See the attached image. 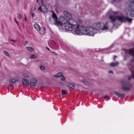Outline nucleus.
<instances>
[{
	"mask_svg": "<svg viewBox=\"0 0 134 134\" xmlns=\"http://www.w3.org/2000/svg\"><path fill=\"white\" fill-rule=\"evenodd\" d=\"M15 22L17 23V24H18V22L17 21H16V20H15Z\"/></svg>",
	"mask_w": 134,
	"mask_h": 134,
	"instance_id": "37",
	"label": "nucleus"
},
{
	"mask_svg": "<svg viewBox=\"0 0 134 134\" xmlns=\"http://www.w3.org/2000/svg\"><path fill=\"white\" fill-rule=\"evenodd\" d=\"M4 53L8 57H9L10 56L9 55V53L6 51H4Z\"/></svg>",
	"mask_w": 134,
	"mask_h": 134,
	"instance_id": "19",
	"label": "nucleus"
},
{
	"mask_svg": "<svg viewBox=\"0 0 134 134\" xmlns=\"http://www.w3.org/2000/svg\"><path fill=\"white\" fill-rule=\"evenodd\" d=\"M34 27L35 29L37 31H40L41 28L40 26L36 23H35L34 25Z\"/></svg>",
	"mask_w": 134,
	"mask_h": 134,
	"instance_id": "9",
	"label": "nucleus"
},
{
	"mask_svg": "<svg viewBox=\"0 0 134 134\" xmlns=\"http://www.w3.org/2000/svg\"><path fill=\"white\" fill-rule=\"evenodd\" d=\"M118 64V62H116L115 63H112L109 64L111 66H117Z\"/></svg>",
	"mask_w": 134,
	"mask_h": 134,
	"instance_id": "13",
	"label": "nucleus"
},
{
	"mask_svg": "<svg viewBox=\"0 0 134 134\" xmlns=\"http://www.w3.org/2000/svg\"><path fill=\"white\" fill-rule=\"evenodd\" d=\"M114 57H115V58H114V59H114V60H115V58L116 57V56H115H115H114Z\"/></svg>",
	"mask_w": 134,
	"mask_h": 134,
	"instance_id": "34",
	"label": "nucleus"
},
{
	"mask_svg": "<svg viewBox=\"0 0 134 134\" xmlns=\"http://www.w3.org/2000/svg\"><path fill=\"white\" fill-rule=\"evenodd\" d=\"M18 18L20 19H21V14L19 13L17 15Z\"/></svg>",
	"mask_w": 134,
	"mask_h": 134,
	"instance_id": "23",
	"label": "nucleus"
},
{
	"mask_svg": "<svg viewBox=\"0 0 134 134\" xmlns=\"http://www.w3.org/2000/svg\"><path fill=\"white\" fill-rule=\"evenodd\" d=\"M67 85L70 88L74 89V84L73 83H69Z\"/></svg>",
	"mask_w": 134,
	"mask_h": 134,
	"instance_id": "11",
	"label": "nucleus"
},
{
	"mask_svg": "<svg viewBox=\"0 0 134 134\" xmlns=\"http://www.w3.org/2000/svg\"><path fill=\"white\" fill-rule=\"evenodd\" d=\"M52 53H53L55 55H57V54L54 52H52Z\"/></svg>",
	"mask_w": 134,
	"mask_h": 134,
	"instance_id": "30",
	"label": "nucleus"
},
{
	"mask_svg": "<svg viewBox=\"0 0 134 134\" xmlns=\"http://www.w3.org/2000/svg\"><path fill=\"white\" fill-rule=\"evenodd\" d=\"M38 0H36V2L37 3H38Z\"/></svg>",
	"mask_w": 134,
	"mask_h": 134,
	"instance_id": "36",
	"label": "nucleus"
},
{
	"mask_svg": "<svg viewBox=\"0 0 134 134\" xmlns=\"http://www.w3.org/2000/svg\"><path fill=\"white\" fill-rule=\"evenodd\" d=\"M121 82L122 84V88L124 90L128 91L130 89L131 86V84L130 83L124 80H122L121 81Z\"/></svg>",
	"mask_w": 134,
	"mask_h": 134,
	"instance_id": "4",
	"label": "nucleus"
},
{
	"mask_svg": "<svg viewBox=\"0 0 134 134\" xmlns=\"http://www.w3.org/2000/svg\"><path fill=\"white\" fill-rule=\"evenodd\" d=\"M37 82V80L36 79H32L30 80V85L31 86L34 87L36 85Z\"/></svg>",
	"mask_w": 134,
	"mask_h": 134,
	"instance_id": "6",
	"label": "nucleus"
},
{
	"mask_svg": "<svg viewBox=\"0 0 134 134\" xmlns=\"http://www.w3.org/2000/svg\"><path fill=\"white\" fill-rule=\"evenodd\" d=\"M48 8L46 7L44 4L42 5L38 8V10H40L42 12L44 13H46L48 11Z\"/></svg>",
	"mask_w": 134,
	"mask_h": 134,
	"instance_id": "5",
	"label": "nucleus"
},
{
	"mask_svg": "<svg viewBox=\"0 0 134 134\" xmlns=\"http://www.w3.org/2000/svg\"><path fill=\"white\" fill-rule=\"evenodd\" d=\"M61 79L63 81L65 79V78L64 76H63L62 75L60 77Z\"/></svg>",
	"mask_w": 134,
	"mask_h": 134,
	"instance_id": "25",
	"label": "nucleus"
},
{
	"mask_svg": "<svg viewBox=\"0 0 134 134\" xmlns=\"http://www.w3.org/2000/svg\"><path fill=\"white\" fill-rule=\"evenodd\" d=\"M43 31L44 32L45 31H46V28L44 27L43 28Z\"/></svg>",
	"mask_w": 134,
	"mask_h": 134,
	"instance_id": "31",
	"label": "nucleus"
},
{
	"mask_svg": "<svg viewBox=\"0 0 134 134\" xmlns=\"http://www.w3.org/2000/svg\"><path fill=\"white\" fill-rule=\"evenodd\" d=\"M76 24L69 31H71L74 35H88L93 36L96 33V30L94 27L90 26L87 27L83 26L77 25V22L76 20Z\"/></svg>",
	"mask_w": 134,
	"mask_h": 134,
	"instance_id": "3",
	"label": "nucleus"
},
{
	"mask_svg": "<svg viewBox=\"0 0 134 134\" xmlns=\"http://www.w3.org/2000/svg\"><path fill=\"white\" fill-rule=\"evenodd\" d=\"M42 3L43 2H46L47 1V0H42Z\"/></svg>",
	"mask_w": 134,
	"mask_h": 134,
	"instance_id": "28",
	"label": "nucleus"
},
{
	"mask_svg": "<svg viewBox=\"0 0 134 134\" xmlns=\"http://www.w3.org/2000/svg\"><path fill=\"white\" fill-rule=\"evenodd\" d=\"M52 12V14L51 18L53 19L54 24L60 26L63 24H65L64 27L66 31L70 30L76 24V20L73 19L71 14L67 11L64 12V14L68 18V19L63 16H61L59 17L58 21L56 14L53 11Z\"/></svg>",
	"mask_w": 134,
	"mask_h": 134,
	"instance_id": "2",
	"label": "nucleus"
},
{
	"mask_svg": "<svg viewBox=\"0 0 134 134\" xmlns=\"http://www.w3.org/2000/svg\"><path fill=\"white\" fill-rule=\"evenodd\" d=\"M131 62L134 63V58L131 60ZM131 70L132 72V75L128 77V79L129 80H130L131 78H133L134 80V70H133L132 69H131Z\"/></svg>",
	"mask_w": 134,
	"mask_h": 134,
	"instance_id": "7",
	"label": "nucleus"
},
{
	"mask_svg": "<svg viewBox=\"0 0 134 134\" xmlns=\"http://www.w3.org/2000/svg\"><path fill=\"white\" fill-rule=\"evenodd\" d=\"M37 56L34 54H32L29 57V58L30 59L35 58H37Z\"/></svg>",
	"mask_w": 134,
	"mask_h": 134,
	"instance_id": "17",
	"label": "nucleus"
},
{
	"mask_svg": "<svg viewBox=\"0 0 134 134\" xmlns=\"http://www.w3.org/2000/svg\"><path fill=\"white\" fill-rule=\"evenodd\" d=\"M1 64H0V68H1Z\"/></svg>",
	"mask_w": 134,
	"mask_h": 134,
	"instance_id": "38",
	"label": "nucleus"
},
{
	"mask_svg": "<svg viewBox=\"0 0 134 134\" xmlns=\"http://www.w3.org/2000/svg\"><path fill=\"white\" fill-rule=\"evenodd\" d=\"M40 68L42 70H43L45 69V68L43 66H40Z\"/></svg>",
	"mask_w": 134,
	"mask_h": 134,
	"instance_id": "24",
	"label": "nucleus"
},
{
	"mask_svg": "<svg viewBox=\"0 0 134 134\" xmlns=\"http://www.w3.org/2000/svg\"><path fill=\"white\" fill-rule=\"evenodd\" d=\"M31 15L32 18L34 17V14L33 13L31 14Z\"/></svg>",
	"mask_w": 134,
	"mask_h": 134,
	"instance_id": "29",
	"label": "nucleus"
},
{
	"mask_svg": "<svg viewBox=\"0 0 134 134\" xmlns=\"http://www.w3.org/2000/svg\"><path fill=\"white\" fill-rule=\"evenodd\" d=\"M115 93L118 97L121 98L124 97L125 96V94L124 93L121 94L116 92H115Z\"/></svg>",
	"mask_w": 134,
	"mask_h": 134,
	"instance_id": "10",
	"label": "nucleus"
},
{
	"mask_svg": "<svg viewBox=\"0 0 134 134\" xmlns=\"http://www.w3.org/2000/svg\"><path fill=\"white\" fill-rule=\"evenodd\" d=\"M46 49L47 50H49V48H48V47H46Z\"/></svg>",
	"mask_w": 134,
	"mask_h": 134,
	"instance_id": "32",
	"label": "nucleus"
},
{
	"mask_svg": "<svg viewBox=\"0 0 134 134\" xmlns=\"http://www.w3.org/2000/svg\"><path fill=\"white\" fill-rule=\"evenodd\" d=\"M23 76L25 77H29V76L28 74L27 73H24L23 74Z\"/></svg>",
	"mask_w": 134,
	"mask_h": 134,
	"instance_id": "22",
	"label": "nucleus"
},
{
	"mask_svg": "<svg viewBox=\"0 0 134 134\" xmlns=\"http://www.w3.org/2000/svg\"><path fill=\"white\" fill-rule=\"evenodd\" d=\"M109 19L112 22L108 21L105 23L102 22H99L95 23L93 26L94 28L96 30V32L97 30L102 31L109 30L113 29L114 24V22L116 19L122 22H125L127 21L128 22H130L132 20L131 18H129L127 17H125L123 16H116L115 17L113 15H110L109 17Z\"/></svg>",
	"mask_w": 134,
	"mask_h": 134,
	"instance_id": "1",
	"label": "nucleus"
},
{
	"mask_svg": "<svg viewBox=\"0 0 134 134\" xmlns=\"http://www.w3.org/2000/svg\"><path fill=\"white\" fill-rule=\"evenodd\" d=\"M128 52L130 55L132 56L134 55V51L133 50L131 49H130L128 51Z\"/></svg>",
	"mask_w": 134,
	"mask_h": 134,
	"instance_id": "14",
	"label": "nucleus"
},
{
	"mask_svg": "<svg viewBox=\"0 0 134 134\" xmlns=\"http://www.w3.org/2000/svg\"><path fill=\"white\" fill-rule=\"evenodd\" d=\"M22 83L24 85H25L26 83L28 85L29 83V82L28 80L24 79L22 80Z\"/></svg>",
	"mask_w": 134,
	"mask_h": 134,
	"instance_id": "12",
	"label": "nucleus"
},
{
	"mask_svg": "<svg viewBox=\"0 0 134 134\" xmlns=\"http://www.w3.org/2000/svg\"><path fill=\"white\" fill-rule=\"evenodd\" d=\"M25 21H26V20H27L26 19V18H25Z\"/></svg>",
	"mask_w": 134,
	"mask_h": 134,
	"instance_id": "35",
	"label": "nucleus"
},
{
	"mask_svg": "<svg viewBox=\"0 0 134 134\" xmlns=\"http://www.w3.org/2000/svg\"><path fill=\"white\" fill-rule=\"evenodd\" d=\"M62 93L63 95L66 94L67 92L65 90H63L62 91Z\"/></svg>",
	"mask_w": 134,
	"mask_h": 134,
	"instance_id": "21",
	"label": "nucleus"
},
{
	"mask_svg": "<svg viewBox=\"0 0 134 134\" xmlns=\"http://www.w3.org/2000/svg\"><path fill=\"white\" fill-rule=\"evenodd\" d=\"M26 48L27 50L30 52H32L34 51V49L31 47H26Z\"/></svg>",
	"mask_w": 134,
	"mask_h": 134,
	"instance_id": "15",
	"label": "nucleus"
},
{
	"mask_svg": "<svg viewBox=\"0 0 134 134\" xmlns=\"http://www.w3.org/2000/svg\"><path fill=\"white\" fill-rule=\"evenodd\" d=\"M126 15H127V13H126Z\"/></svg>",
	"mask_w": 134,
	"mask_h": 134,
	"instance_id": "39",
	"label": "nucleus"
},
{
	"mask_svg": "<svg viewBox=\"0 0 134 134\" xmlns=\"http://www.w3.org/2000/svg\"><path fill=\"white\" fill-rule=\"evenodd\" d=\"M18 78L16 77H14L9 80L10 83H14L17 81Z\"/></svg>",
	"mask_w": 134,
	"mask_h": 134,
	"instance_id": "8",
	"label": "nucleus"
},
{
	"mask_svg": "<svg viewBox=\"0 0 134 134\" xmlns=\"http://www.w3.org/2000/svg\"><path fill=\"white\" fill-rule=\"evenodd\" d=\"M120 13L119 12H113V13L114 14H117L118 15H119V13Z\"/></svg>",
	"mask_w": 134,
	"mask_h": 134,
	"instance_id": "26",
	"label": "nucleus"
},
{
	"mask_svg": "<svg viewBox=\"0 0 134 134\" xmlns=\"http://www.w3.org/2000/svg\"><path fill=\"white\" fill-rule=\"evenodd\" d=\"M11 40L13 42H15V41L14 40H13L12 39Z\"/></svg>",
	"mask_w": 134,
	"mask_h": 134,
	"instance_id": "33",
	"label": "nucleus"
},
{
	"mask_svg": "<svg viewBox=\"0 0 134 134\" xmlns=\"http://www.w3.org/2000/svg\"><path fill=\"white\" fill-rule=\"evenodd\" d=\"M81 81L83 83L87 85H89V83L87 81L85 80H82Z\"/></svg>",
	"mask_w": 134,
	"mask_h": 134,
	"instance_id": "18",
	"label": "nucleus"
},
{
	"mask_svg": "<svg viewBox=\"0 0 134 134\" xmlns=\"http://www.w3.org/2000/svg\"><path fill=\"white\" fill-rule=\"evenodd\" d=\"M62 75V72H59L56 74L54 75V76L58 77H60Z\"/></svg>",
	"mask_w": 134,
	"mask_h": 134,
	"instance_id": "16",
	"label": "nucleus"
},
{
	"mask_svg": "<svg viewBox=\"0 0 134 134\" xmlns=\"http://www.w3.org/2000/svg\"><path fill=\"white\" fill-rule=\"evenodd\" d=\"M104 98L105 99L108 100H109L110 99V98L107 95L105 96L104 97Z\"/></svg>",
	"mask_w": 134,
	"mask_h": 134,
	"instance_id": "20",
	"label": "nucleus"
},
{
	"mask_svg": "<svg viewBox=\"0 0 134 134\" xmlns=\"http://www.w3.org/2000/svg\"><path fill=\"white\" fill-rule=\"evenodd\" d=\"M108 72L109 73L113 74V71L111 70H109L108 71Z\"/></svg>",
	"mask_w": 134,
	"mask_h": 134,
	"instance_id": "27",
	"label": "nucleus"
}]
</instances>
